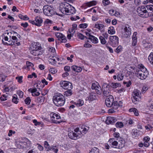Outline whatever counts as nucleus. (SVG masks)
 <instances>
[{
  "mask_svg": "<svg viewBox=\"0 0 153 153\" xmlns=\"http://www.w3.org/2000/svg\"><path fill=\"white\" fill-rule=\"evenodd\" d=\"M53 100L54 103L58 107L62 106L65 102V96L60 93H56L53 97Z\"/></svg>",
  "mask_w": 153,
  "mask_h": 153,
  "instance_id": "nucleus-1",
  "label": "nucleus"
},
{
  "mask_svg": "<svg viewBox=\"0 0 153 153\" xmlns=\"http://www.w3.org/2000/svg\"><path fill=\"white\" fill-rule=\"evenodd\" d=\"M42 49L39 43L34 42L31 44L30 50L33 55L38 56L42 53Z\"/></svg>",
  "mask_w": 153,
  "mask_h": 153,
  "instance_id": "nucleus-2",
  "label": "nucleus"
},
{
  "mask_svg": "<svg viewBox=\"0 0 153 153\" xmlns=\"http://www.w3.org/2000/svg\"><path fill=\"white\" fill-rule=\"evenodd\" d=\"M137 76L141 79H146L149 74L148 71L143 65H141L136 73Z\"/></svg>",
  "mask_w": 153,
  "mask_h": 153,
  "instance_id": "nucleus-3",
  "label": "nucleus"
},
{
  "mask_svg": "<svg viewBox=\"0 0 153 153\" xmlns=\"http://www.w3.org/2000/svg\"><path fill=\"white\" fill-rule=\"evenodd\" d=\"M105 102L108 107H112L115 109H117L118 108L117 102V101L114 102L113 97L112 95L109 96V97L105 100Z\"/></svg>",
  "mask_w": 153,
  "mask_h": 153,
  "instance_id": "nucleus-4",
  "label": "nucleus"
},
{
  "mask_svg": "<svg viewBox=\"0 0 153 153\" xmlns=\"http://www.w3.org/2000/svg\"><path fill=\"white\" fill-rule=\"evenodd\" d=\"M137 12L139 16L143 18H148L151 16V14L148 13L144 6H141L138 7Z\"/></svg>",
  "mask_w": 153,
  "mask_h": 153,
  "instance_id": "nucleus-5",
  "label": "nucleus"
},
{
  "mask_svg": "<svg viewBox=\"0 0 153 153\" xmlns=\"http://www.w3.org/2000/svg\"><path fill=\"white\" fill-rule=\"evenodd\" d=\"M43 11L44 14L48 16H52L55 13V12L53 8L47 5H45L44 6Z\"/></svg>",
  "mask_w": 153,
  "mask_h": 153,
  "instance_id": "nucleus-6",
  "label": "nucleus"
},
{
  "mask_svg": "<svg viewBox=\"0 0 153 153\" xmlns=\"http://www.w3.org/2000/svg\"><path fill=\"white\" fill-rule=\"evenodd\" d=\"M51 120L53 123L59 124L62 122L60 116L58 114L51 113L50 114Z\"/></svg>",
  "mask_w": 153,
  "mask_h": 153,
  "instance_id": "nucleus-7",
  "label": "nucleus"
},
{
  "mask_svg": "<svg viewBox=\"0 0 153 153\" xmlns=\"http://www.w3.org/2000/svg\"><path fill=\"white\" fill-rule=\"evenodd\" d=\"M109 44L113 47H116L119 43V38L116 36H110L109 37Z\"/></svg>",
  "mask_w": 153,
  "mask_h": 153,
  "instance_id": "nucleus-8",
  "label": "nucleus"
},
{
  "mask_svg": "<svg viewBox=\"0 0 153 153\" xmlns=\"http://www.w3.org/2000/svg\"><path fill=\"white\" fill-rule=\"evenodd\" d=\"M69 4L67 2H64L61 3L59 6L60 11L63 14H65L66 11L69 9Z\"/></svg>",
  "mask_w": 153,
  "mask_h": 153,
  "instance_id": "nucleus-9",
  "label": "nucleus"
},
{
  "mask_svg": "<svg viewBox=\"0 0 153 153\" xmlns=\"http://www.w3.org/2000/svg\"><path fill=\"white\" fill-rule=\"evenodd\" d=\"M29 21L33 25H35L38 26H40L43 22V20L41 17L36 16L34 20H29Z\"/></svg>",
  "mask_w": 153,
  "mask_h": 153,
  "instance_id": "nucleus-10",
  "label": "nucleus"
},
{
  "mask_svg": "<svg viewBox=\"0 0 153 153\" xmlns=\"http://www.w3.org/2000/svg\"><path fill=\"white\" fill-rule=\"evenodd\" d=\"M59 84L62 88L65 89H71L73 88L72 84L69 82L66 81H61Z\"/></svg>",
  "mask_w": 153,
  "mask_h": 153,
  "instance_id": "nucleus-11",
  "label": "nucleus"
},
{
  "mask_svg": "<svg viewBox=\"0 0 153 153\" xmlns=\"http://www.w3.org/2000/svg\"><path fill=\"white\" fill-rule=\"evenodd\" d=\"M108 86V85L105 83H103L102 86V94L104 96L107 97L111 95Z\"/></svg>",
  "mask_w": 153,
  "mask_h": 153,
  "instance_id": "nucleus-12",
  "label": "nucleus"
},
{
  "mask_svg": "<svg viewBox=\"0 0 153 153\" xmlns=\"http://www.w3.org/2000/svg\"><path fill=\"white\" fill-rule=\"evenodd\" d=\"M12 32H6L4 33V35L6 36L7 35L8 37V38H9V40L8 41L9 43H7V42H4L3 40H2V42L3 44L4 45H14V42H12V40H11V38L12 37V36L13 35Z\"/></svg>",
  "mask_w": 153,
  "mask_h": 153,
  "instance_id": "nucleus-13",
  "label": "nucleus"
},
{
  "mask_svg": "<svg viewBox=\"0 0 153 153\" xmlns=\"http://www.w3.org/2000/svg\"><path fill=\"white\" fill-rule=\"evenodd\" d=\"M55 36L58 38V40L61 42H65L66 41L65 36L60 33H56Z\"/></svg>",
  "mask_w": 153,
  "mask_h": 153,
  "instance_id": "nucleus-14",
  "label": "nucleus"
},
{
  "mask_svg": "<svg viewBox=\"0 0 153 153\" xmlns=\"http://www.w3.org/2000/svg\"><path fill=\"white\" fill-rule=\"evenodd\" d=\"M80 134L79 133H76L73 131L70 132L68 133V136L70 138L72 139L76 140L78 137H80Z\"/></svg>",
  "mask_w": 153,
  "mask_h": 153,
  "instance_id": "nucleus-15",
  "label": "nucleus"
},
{
  "mask_svg": "<svg viewBox=\"0 0 153 153\" xmlns=\"http://www.w3.org/2000/svg\"><path fill=\"white\" fill-rule=\"evenodd\" d=\"M69 6H70V7H69L70 8H68L67 11H66V12H65V14H67L68 15H70L75 13L76 10L74 7L71 5L70 4Z\"/></svg>",
  "mask_w": 153,
  "mask_h": 153,
  "instance_id": "nucleus-16",
  "label": "nucleus"
},
{
  "mask_svg": "<svg viewBox=\"0 0 153 153\" xmlns=\"http://www.w3.org/2000/svg\"><path fill=\"white\" fill-rule=\"evenodd\" d=\"M116 121V120L114 117H107L105 121L106 124H109L114 123Z\"/></svg>",
  "mask_w": 153,
  "mask_h": 153,
  "instance_id": "nucleus-17",
  "label": "nucleus"
},
{
  "mask_svg": "<svg viewBox=\"0 0 153 153\" xmlns=\"http://www.w3.org/2000/svg\"><path fill=\"white\" fill-rule=\"evenodd\" d=\"M118 148H122L124 147L126 143L125 140L122 138H120V139L118 140Z\"/></svg>",
  "mask_w": 153,
  "mask_h": 153,
  "instance_id": "nucleus-18",
  "label": "nucleus"
},
{
  "mask_svg": "<svg viewBox=\"0 0 153 153\" xmlns=\"http://www.w3.org/2000/svg\"><path fill=\"white\" fill-rule=\"evenodd\" d=\"M108 142L111 143V144L114 148H118V142L115 141L114 138L110 139L108 141Z\"/></svg>",
  "mask_w": 153,
  "mask_h": 153,
  "instance_id": "nucleus-19",
  "label": "nucleus"
},
{
  "mask_svg": "<svg viewBox=\"0 0 153 153\" xmlns=\"http://www.w3.org/2000/svg\"><path fill=\"white\" fill-rule=\"evenodd\" d=\"M98 95L96 93H91L88 97V100L91 101L97 99Z\"/></svg>",
  "mask_w": 153,
  "mask_h": 153,
  "instance_id": "nucleus-20",
  "label": "nucleus"
},
{
  "mask_svg": "<svg viewBox=\"0 0 153 153\" xmlns=\"http://www.w3.org/2000/svg\"><path fill=\"white\" fill-rule=\"evenodd\" d=\"M28 91L32 93V95L33 96H38L40 94V93L39 92H36L37 89L36 88H30L28 90Z\"/></svg>",
  "mask_w": 153,
  "mask_h": 153,
  "instance_id": "nucleus-21",
  "label": "nucleus"
},
{
  "mask_svg": "<svg viewBox=\"0 0 153 153\" xmlns=\"http://www.w3.org/2000/svg\"><path fill=\"white\" fill-rule=\"evenodd\" d=\"M108 85L109 87L113 88H116L121 86L120 84L119 83H109Z\"/></svg>",
  "mask_w": 153,
  "mask_h": 153,
  "instance_id": "nucleus-22",
  "label": "nucleus"
},
{
  "mask_svg": "<svg viewBox=\"0 0 153 153\" xmlns=\"http://www.w3.org/2000/svg\"><path fill=\"white\" fill-rule=\"evenodd\" d=\"M123 31L131 32V29L128 25H125L123 26Z\"/></svg>",
  "mask_w": 153,
  "mask_h": 153,
  "instance_id": "nucleus-23",
  "label": "nucleus"
},
{
  "mask_svg": "<svg viewBox=\"0 0 153 153\" xmlns=\"http://www.w3.org/2000/svg\"><path fill=\"white\" fill-rule=\"evenodd\" d=\"M122 36L123 38H128L130 36L131 34V32H126L122 31Z\"/></svg>",
  "mask_w": 153,
  "mask_h": 153,
  "instance_id": "nucleus-24",
  "label": "nucleus"
},
{
  "mask_svg": "<svg viewBox=\"0 0 153 153\" xmlns=\"http://www.w3.org/2000/svg\"><path fill=\"white\" fill-rule=\"evenodd\" d=\"M88 39L90 40L94 44H96L98 43V39L94 36L92 35L90 37H88Z\"/></svg>",
  "mask_w": 153,
  "mask_h": 153,
  "instance_id": "nucleus-25",
  "label": "nucleus"
},
{
  "mask_svg": "<svg viewBox=\"0 0 153 153\" xmlns=\"http://www.w3.org/2000/svg\"><path fill=\"white\" fill-rule=\"evenodd\" d=\"M139 131L137 129H134L132 130L131 132L133 138H135L139 134Z\"/></svg>",
  "mask_w": 153,
  "mask_h": 153,
  "instance_id": "nucleus-26",
  "label": "nucleus"
},
{
  "mask_svg": "<svg viewBox=\"0 0 153 153\" xmlns=\"http://www.w3.org/2000/svg\"><path fill=\"white\" fill-rule=\"evenodd\" d=\"M71 69L74 71L77 72H79L82 70V68L81 67L75 65L72 66Z\"/></svg>",
  "mask_w": 153,
  "mask_h": 153,
  "instance_id": "nucleus-27",
  "label": "nucleus"
},
{
  "mask_svg": "<svg viewBox=\"0 0 153 153\" xmlns=\"http://www.w3.org/2000/svg\"><path fill=\"white\" fill-rule=\"evenodd\" d=\"M23 144L24 145V147L26 148V146H28V145L30 144V141L27 139L24 138L22 139Z\"/></svg>",
  "mask_w": 153,
  "mask_h": 153,
  "instance_id": "nucleus-28",
  "label": "nucleus"
},
{
  "mask_svg": "<svg viewBox=\"0 0 153 153\" xmlns=\"http://www.w3.org/2000/svg\"><path fill=\"white\" fill-rule=\"evenodd\" d=\"M71 89H67V90L64 92V96L66 97H69L71 96L72 94V91Z\"/></svg>",
  "mask_w": 153,
  "mask_h": 153,
  "instance_id": "nucleus-29",
  "label": "nucleus"
},
{
  "mask_svg": "<svg viewBox=\"0 0 153 153\" xmlns=\"http://www.w3.org/2000/svg\"><path fill=\"white\" fill-rule=\"evenodd\" d=\"M74 104L78 107L81 106L83 105L84 101L82 100L79 99L77 102H74Z\"/></svg>",
  "mask_w": 153,
  "mask_h": 153,
  "instance_id": "nucleus-30",
  "label": "nucleus"
},
{
  "mask_svg": "<svg viewBox=\"0 0 153 153\" xmlns=\"http://www.w3.org/2000/svg\"><path fill=\"white\" fill-rule=\"evenodd\" d=\"M16 145L17 148L19 149L24 148V145L23 144L22 140H20L19 141L17 142Z\"/></svg>",
  "mask_w": 153,
  "mask_h": 153,
  "instance_id": "nucleus-31",
  "label": "nucleus"
},
{
  "mask_svg": "<svg viewBox=\"0 0 153 153\" xmlns=\"http://www.w3.org/2000/svg\"><path fill=\"white\" fill-rule=\"evenodd\" d=\"M53 151L54 153H57L58 151L57 146H51L50 148L49 151Z\"/></svg>",
  "mask_w": 153,
  "mask_h": 153,
  "instance_id": "nucleus-32",
  "label": "nucleus"
},
{
  "mask_svg": "<svg viewBox=\"0 0 153 153\" xmlns=\"http://www.w3.org/2000/svg\"><path fill=\"white\" fill-rule=\"evenodd\" d=\"M45 100V97L43 96H39L37 97V102L40 104H42Z\"/></svg>",
  "mask_w": 153,
  "mask_h": 153,
  "instance_id": "nucleus-33",
  "label": "nucleus"
},
{
  "mask_svg": "<svg viewBox=\"0 0 153 153\" xmlns=\"http://www.w3.org/2000/svg\"><path fill=\"white\" fill-rule=\"evenodd\" d=\"M108 32L109 34L111 35L114 34L115 33V31L114 27H109L108 30Z\"/></svg>",
  "mask_w": 153,
  "mask_h": 153,
  "instance_id": "nucleus-34",
  "label": "nucleus"
},
{
  "mask_svg": "<svg viewBox=\"0 0 153 153\" xmlns=\"http://www.w3.org/2000/svg\"><path fill=\"white\" fill-rule=\"evenodd\" d=\"M82 132L83 133L85 134L88 131L89 129V127L84 125H83L81 127Z\"/></svg>",
  "mask_w": 153,
  "mask_h": 153,
  "instance_id": "nucleus-35",
  "label": "nucleus"
},
{
  "mask_svg": "<svg viewBox=\"0 0 153 153\" xmlns=\"http://www.w3.org/2000/svg\"><path fill=\"white\" fill-rule=\"evenodd\" d=\"M146 7L148 10L152 11L150 14H151V16H153V5H147Z\"/></svg>",
  "mask_w": 153,
  "mask_h": 153,
  "instance_id": "nucleus-36",
  "label": "nucleus"
},
{
  "mask_svg": "<svg viewBox=\"0 0 153 153\" xmlns=\"http://www.w3.org/2000/svg\"><path fill=\"white\" fill-rule=\"evenodd\" d=\"M129 111L131 112H133L134 114L136 116L139 115L138 111L135 108L130 109Z\"/></svg>",
  "mask_w": 153,
  "mask_h": 153,
  "instance_id": "nucleus-37",
  "label": "nucleus"
},
{
  "mask_svg": "<svg viewBox=\"0 0 153 153\" xmlns=\"http://www.w3.org/2000/svg\"><path fill=\"white\" fill-rule=\"evenodd\" d=\"M104 26L101 24H97L95 25V27L100 30H102Z\"/></svg>",
  "mask_w": 153,
  "mask_h": 153,
  "instance_id": "nucleus-38",
  "label": "nucleus"
},
{
  "mask_svg": "<svg viewBox=\"0 0 153 153\" xmlns=\"http://www.w3.org/2000/svg\"><path fill=\"white\" fill-rule=\"evenodd\" d=\"M97 88H96L95 90L96 91V92L97 94H101L102 92V90L101 89V88L100 86V85H98V86Z\"/></svg>",
  "mask_w": 153,
  "mask_h": 153,
  "instance_id": "nucleus-39",
  "label": "nucleus"
},
{
  "mask_svg": "<svg viewBox=\"0 0 153 153\" xmlns=\"http://www.w3.org/2000/svg\"><path fill=\"white\" fill-rule=\"evenodd\" d=\"M99 39L102 45H104L106 43V41L104 37L102 36H100L99 37Z\"/></svg>",
  "mask_w": 153,
  "mask_h": 153,
  "instance_id": "nucleus-40",
  "label": "nucleus"
},
{
  "mask_svg": "<svg viewBox=\"0 0 153 153\" xmlns=\"http://www.w3.org/2000/svg\"><path fill=\"white\" fill-rule=\"evenodd\" d=\"M148 59L150 63L153 65V52H151L148 57Z\"/></svg>",
  "mask_w": 153,
  "mask_h": 153,
  "instance_id": "nucleus-41",
  "label": "nucleus"
},
{
  "mask_svg": "<svg viewBox=\"0 0 153 153\" xmlns=\"http://www.w3.org/2000/svg\"><path fill=\"white\" fill-rule=\"evenodd\" d=\"M143 47L146 49L149 48L152 46V44L150 43L143 42Z\"/></svg>",
  "mask_w": 153,
  "mask_h": 153,
  "instance_id": "nucleus-42",
  "label": "nucleus"
},
{
  "mask_svg": "<svg viewBox=\"0 0 153 153\" xmlns=\"http://www.w3.org/2000/svg\"><path fill=\"white\" fill-rule=\"evenodd\" d=\"M132 95L133 96H139L140 97V91L137 89H134L133 91Z\"/></svg>",
  "mask_w": 153,
  "mask_h": 153,
  "instance_id": "nucleus-43",
  "label": "nucleus"
},
{
  "mask_svg": "<svg viewBox=\"0 0 153 153\" xmlns=\"http://www.w3.org/2000/svg\"><path fill=\"white\" fill-rule=\"evenodd\" d=\"M89 153H99V150L97 147H94Z\"/></svg>",
  "mask_w": 153,
  "mask_h": 153,
  "instance_id": "nucleus-44",
  "label": "nucleus"
},
{
  "mask_svg": "<svg viewBox=\"0 0 153 153\" xmlns=\"http://www.w3.org/2000/svg\"><path fill=\"white\" fill-rule=\"evenodd\" d=\"M27 68L28 70H30V68H32L33 65V64L29 62H27L26 63Z\"/></svg>",
  "mask_w": 153,
  "mask_h": 153,
  "instance_id": "nucleus-45",
  "label": "nucleus"
},
{
  "mask_svg": "<svg viewBox=\"0 0 153 153\" xmlns=\"http://www.w3.org/2000/svg\"><path fill=\"white\" fill-rule=\"evenodd\" d=\"M44 147L46 149V150L47 151H49V149L50 148L51 146H50L48 142L47 141H45L44 142Z\"/></svg>",
  "mask_w": 153,
  "mask_h": 153,
  "instance_id": "nucleus-46",
  "label": "nucleus"
},
{
  "mask_svg": "<svg viewBox=\"0 0 153 153\" xmlns=\"http://www.w3.org/2000/svg\"><path fill=\"white\" fill-rule=\"evenodd\" d=\"M18 16L20 18L25 20H28L29 19V18L26 15L24 16L20 14Z\"/></svg>",
  "mask_w": 153,
  "mask_h": 153,
  "instance_id": "nucleus-47",
  "label": "nucleus"
},
{
  "mask_svg": "<svg viewBox=\"0 0 153 153\" xmlns=\"http://www.w3.org/2000/svg\"><path fill=\"white\" fill-rule=\"evenodd\" d=\"M140 98V97H139V96H133V97L131 98L132 101L133 103L136 104V103L135 102L139 101V99Z\"/></svg>",
  "mask_w": 153,
  "mask_h": 153,
  "instance_id": "nucleus-48",
  "label": "nucleus"
},
{
  "mask_svg": "<svg viewBox=\"0 0 153 153\" xmlns=\"http://www.w3.org/2000/svg\"><path fill=\"white\" fill-rule=\"evenodd\" d=\"M99 85V83L97 82L93 83L91 85V88L92 89H95L96 88H97V87H98V86Z\"/></svg>",
  "mask_w": 153,
  "mask_h": 153,
  "instance_id": "nucleus-49",
  "label": "nucleus"
},
{
  "mask_svg": "<svg viewBox=\"0 0 153 153\" xmlns=\"http://www.w3.org/2000/svg\"><path fill=\"white\" fill-rule=\"evenodd\" d=\"M7 77V76L4 75L3 74H0V81L3 82L5 79Z\"/></svg>",
  "mask_w": 153,
  "mask_h": 153,
  "instance_id": "nucleus-50",
  "label": "nucleus"
},
{
  "mask_svg": "<svg viewBox=\"0 0 153 153\" xmlns=\"http://www.w3.org/2000/svg\"><path fill=\"white\" fill-rule=\"evenodd\" d=\"M77 36L79 38L82 40L83 39L85 38L86 39H88V38H87L86 36H84L81 33H78Z\"/></svg>",
  "mask_w": 153,
  "mask_h": 153,
  "instance_id": "nucleus-51",
  "label": "nucleus"
},
{
  "mask_svg": "<svg viewBox=\"0 0 153 153\" xmlns=\"http://www.w3.org/2000/svg\"><path fill=\"white\" fill-rule=\"evenodd\" d=\"M122 50V47L121 46H119L114 51L117 53H119Z\"/></svg>",
  "mask_w": 153,
  "mask_h": 153,
  "instance_id": "nucleus-52",
  "label": "nucleus"
},
{
  "mask_svg": "<svg viewBox=\"0 0 153 153\" xmlns=\"http://www.w3.org/2000/svg\"><path fill=\"white\" fill-rule=\"evenodd\" d=\"M116 126L117 127L121 128L123 127V123L121 122H117L116 123Z\"/></svg>",
  "mask_w": 153,
  "mask_h": 153,
  "instance_id": "nucleus-53",
  "label": "nucleus"
},
{
  "mask_svg": "<svg viewBox=\"0 0 153 153\" xmlns=\"http://www.w3.org/2000/svg\"><path fill=\"white\" fill-rule=\"evenodd\" d=\"M96 4V2L94 1H91L90 2L87 3V5L89 7L94 6Z\"/></svg>",
  "mask_w": 153,
  "mask_h": 153,
  "instance_id": "nucleus-54",
  "label": "nucleus"
},
{
  "mask_svg": "<svg viewBox=\"0 0 153 153\" xmlns=\"http://www.w3.org/2000/svg\"><path fill=\"white\" fill-rule=\"evenodd\" d=\"M137 38H132V45L133 46H135L137 45Z\"/></svg>",
  "mask_w": 153,
  "mask_h": 153,
  "instance_id": "nucleus-55",
  "label": "nucleus"
},
{
  "mask_svg": "<svg viewBox=\"0 0 153 153\" xmlns=\"http://www.w3.org/2000/svg\"><path fill=\"white\" fill-rule=\"evenodd\" d=\"M17 94L19 96L20 98L23 97L24 95L23 92L20 90H19L17 91Z\"/></svg>",
  "mask_w": 153,
  "mask_h": 153,
  "instance_id": "nucleus-56",
  "label": "nucleus"
},
{
  "mask_svg": "<svg viewBox=\"0 0 153 153\" xmlns=\"http://www.w3.org/2000/svg\"><path fill=\"white\" fill-rule=\"evenodd\" d=\"M25 102L26 104L29 105L31 102V99L29 97H27L25 99Z\"/></svg>",
  "mask_w": 153,
  "mask_h": 153,
  "instance_id": "nucleus-57",
  "label": "nucleus"
},
{
  "mask_svg": "<svg viewBox=\"0 0 153 153\" xmlns=\"http://www.w3.org/2000/svg\"><path fill=\"white\" fill-rule=\"evenodd\" d=\"M19 99L16 97L13 96V98L12 99V101L15 104H17L18 102Z\"/></svg>",
  "mask_w": 153,
  "mask_h": 153,
  "instance_id": "nucleus-58",
  "label": "nucleus"
},
{
  "mask_svg": "<svg viewBox=\"0 0 153 153\" xmlns=\"http://www.w3.org/2000/svg\"><path fill=\"white\" fill-rule=\"evenodd\" d=\"M11 37L12 39V42H14V44L16 42H17L18 40V39L16 36L12 35V36Z\"/></svg>",
  "mask_w": 153,
  "mask_h": 153,
  "instance_id": "nucleus-59",
  "label": "nucleus"
},
{
  "mask_svg": "<svg viewBox=\"0 0 153 153\" xmlns=\"http://www.w3.org/2000/svg\"><path fill=\"white\" fill-rule=\"evenodd\" d=\"M57 70L54 68H52L49 69V72L52 74H55L57 72Z\"/></svg>",
  "mask_w": 153,
  "mask_h": 153,
  "instance_id": "nucleus-60",
  "label": "nucleus"
},
{
  "mask_svg": "<svg viewBox=\"0 0 153 153\" xmlns=\"http://www.w3.org/2000/svg\"><path fill=\"white\" fill-rule=\"evenodd\" d=\"M113 136L117 138V140L120 139V138H121L120 137V134L118 133L115 132L113 134Z\"/></svg>",
  "mask_w": 153,
  "mask_h": 153,
  "instance_id": "nucleus-61",
  "label": "nucleus"
},
{
  "mask_svg": "<svg viewBox=\"0 0 153 153\" xmlns=\"http://www.w3.org/2000/svg\"><path fill=\"white\" fill-rule=\"evenodd\" d=\"M87 26V24L85 23L81 24L79 25V27L81 28H85Z\"/></svg>",
  "mask_w": 153,
  "mask_h": 153,
  "instance_id": "nucleus-62",
  "label": "nucleus"
},
{
  "mask_svg": "<svg viewBox=\"0 0 153 153\" xmlns=\"http://www.w3.org/2000/svg\"><path fill=\"white\" fill-rule=\"evenodd\" d=\"M22 76H20L19 77H16V79L18 80V81L20 83H21L22 82Z\"/></svg>",
  "mask_w": 153,
  "mask_h": 153,
  "instance_id": "nucleus-63",
  "label": "nucleus"
},
{
  "mask_svg": "<svg viewBox=\"0 0 153 153\" xmlns=\"http://www.w3.org/2000/svg\"><path fill=\"white\" fill-rule=\"evenodd\" d=\"M102 3L104 5L106 6L109 4L110 1L108 0H103Z\"/></svg>",
  "mask_w": 153,
  "mask_h": 153,
  "instance_id": "nucleus-64",
  "label": "nucleus"
}]
</instances>
